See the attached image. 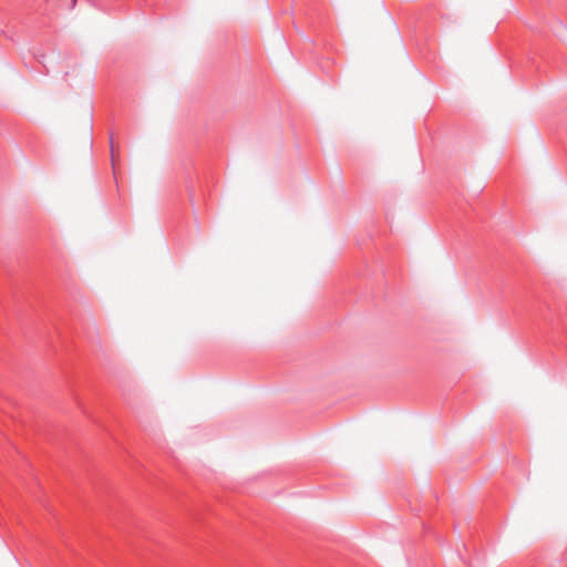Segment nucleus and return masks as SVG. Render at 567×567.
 <instances>
[{
	"label": "nucleus",
	"instance_id": "nucleus-2",
	"mask_svg": "<svg viewBox=\"0 0 567 567\" xmlns=\"http://www.w3.org/2000/svg\"><path fill=\"white\" fill-rule=\"evenodd\" d=\"M76 4V0H70V8L73 9Z\"/></svg>",
	"mask_w": 567,
	"mask_h": 567
},
{
	"label": "nucleus",
	"instance_id": "nucleus-1",
	"mask_svg": "<svg viewBox=\"0 0 567 567\" xmlns=\"http://www.w3.org/2000/svg\"><path fill=\"white\" fill-rule=\"evenodd\" d=\"M110 147H111V159H112V165L115 166V162H116V152H115V147H114V137H113V134L111 133L110 134Z\"/></svg>",
	"mask_w": 567,
	"mask_h": 567
}]
</instances>
